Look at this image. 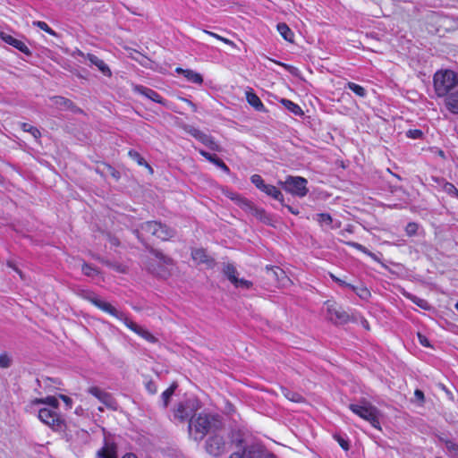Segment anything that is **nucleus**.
<instances>
[{
	"instance_id": "4",
	"label": "nucleus",
	"mask_w": 458,
	"mask_h": 458,
	"mask_svg": "<svg viewBox=\"0 0 458 458\" xmlns=\"http://www.w3.org/2000/svg\"><path fill=\"white\" fill-rule=\"evenodd\" d=\"M211 427V419L207 414L199 413L189 422V431L195 440H201Z\"/></svg>"
},
{
	"instance_id": "37",
	"label": "nucleus",
	"mask_w": 458,
	"mask_h": 458,
	"mask_svg": "<svg viewBox=\"0 0 458 458\" xmlns=\"http://www.w3.org/2000/svg\"><path fill=\"white\" fill-rule=\"evenodd\" d=\"M347 87L349 89H351L352 92H354L359 97H365L366 96V90L363 87L353 83V82H348Z\"/></svg>"
},
{
	"instance_id": "19",
	"label": "nucleus",
	"mask_w": 458,
	"mask_h": 458,
	"mask_svg": "<svg viewBox=\"0 0 458 458\" xmlns=\"http://www.w3.org/2000/svg\"><path fill=\"white\" fill-rule=\"evenodd\" d=\"M175 71H176V72L182 74L186 78V80L190 82L199 84V85L202 84V82H203L202 76L199 73H198L192 70H189V69L184 70L182 68H176Z\"/></svg>"
},
{
	"instance_id": "32",
	"label": "nucleus",
	"mask_w": 458,
	"mask_h": 458,
	"mask_svg": "<svg viewBox=\"0 0 458 458\" xmlns=\"http://www.w3.org/2000/svg\"><path fill=\"white\" fill-rule=\"evenodd\" d=\"M174 415L176 419L182 421L185 420L190 416V413L188 412L185 405L183 403H180L174 410Z\"/></svg>"
},
{
	"instance_id": "8",
	"label": "nucleus",
	"mask_w": 458,
	"mask_h": 458,
	"mask_svg": "<svg viewBox=\"0 0 458 458\" xmlns=\"http://www.w3.org/2000/svg\"><path fill=\"white\" fill-rule=\"evenodd\" d=\"M206 450L213 456H219L225 452L226 443L219 435L211 436L207 440Z\"/></svg>"
},
{
	"instance_id": "52",
	"label": "nucleus",
	"mask_w": 458,
	"mask_h": 458,
	"mask_svg": "<svg viewBox=\"0 0 458 458\" xmlns=\"http://www.w3.org/2000/svg\"><path fill=\"white\" fill-rule=\"evenodd\" d=\"M418 339L423 346L428 347L430 345L428 338L420 333H418Z\"/></svg>"
},
{
	"instance_id": "56",
	"label": "nucleus",
	"mask_w": 458,
	"mask_h": 458,
	"mask_svg": "<svg viewBox=\"0 0 458 458\" xmlns=\"http://www.w3.org/2000/svg\"><path fill=\"white\" fill-rule=\"evenodd\" d=\"M416 398L420 401H423L424 400V394L422 391L417 389L415 390V393H414Z\"/></svg>"
},
{
	"instance_id": "53",
	"label": "nucleus",
	"mask_w": 458,
	"mask_h": 458,
	"mask_svg": "<svg viewBox=\"0 0 458 458\" xmlns=\"http://www.w3.org/2000/svg\"><path fill=\"white\" fill-rule=\"evenodd\" d=\"M59 398L64 401V403L67 405L68 408H72V401L69 396L60 394Z\"/></svg>"
},
{
	"instance_id": "14",
	"label": "nucleus",
	"mask_w": 458,
	"mask_h": 458,
	"mask_svg": "<svg viewBox=\"0 0 458 458\" xmlns=\"http://www.w3.org/2000/svg\"><path fill=\"white\" fill-rule=\"evenodd\" d=\"M0 38L3 41H4L6 44L13 46V47H15L16 49L20 50L22 53H24L26 55L30 54L28 47L21 40L15 38L13 36H11L5 32H0Z\"/></svg>"
},
{
	"instance_id": "63",
	"label": "nucleus",
	"mask_w": 458,
	"mask_h": 458,
	"mask_svg": "<svg viewBox=\"0 0 458 458\" xmlns=\"http://www.w3.org/2000/svg\"><path fill=\"white\" fill-rule=\"evenodd\" d=\"M98 410L100 412H102V411H104L103 407H101V406H100V407H98Z\"/></svg>"
},
{
	"instance_id": "23",
	"label": "nucleus",
	"mask_w": 458,
	"mask_h": 458,
	"mask_svg": "<svg viewBox=\"0 0 458 458\" xmlns=\"http://www.w3.org/2000/svg\"><path fill=\"white\" fill-rule=\"evenodd\" d=\"M277 31L283 37L284 39L290 43L294 41V34L286 23L281 22L276 26Z\"/></svg>"
},
{
	"instance_id": "17",
	"label": "nucleus",
	"mask_w": 458,
	"mask_h": 458,
	"mask_svg": "<svg viewBox=\"0 0 458 458\" xmlns=\"http://www.w3.org/2000/svg\"><path fill=\"white\" fill-rule=\"evenodd\" d=\"M222 192L230 199L233 200L239 207L242 208H250V201L247 199L242 197L241 195L228 190V189H222Z\"/></svg>"
},
{
	"instance_id": "61",
	"label": "nucleus",
	"mask_w": 458,
	"mask_h": 458,
	"mask_svg": "<svg viewBox=\"0 0 458 458\" xmlns=\"http://www.w3.org/2000/svg\"><path fill=\"white\" fill-rule=\"evenodd\" d=\"M223 38H224V37H222V36H220V35H218V34H217V36H216V39H218V40H220V41H222Z\"/></svg>"
},
{
	"instance_id": "46",
	"label": "nucleus",
	"mask_w": 458,
	"mask_h": 458,
	"mask_svg": "<svg viewBox=\"0 0 458 458\" xmlns=\"http://www.w3.org/2000/svg\"><path fill=\"white\" fill-rule=\"evenodd\" d=\"M445 446L449 452H451L454 455H458V445L449 441L445 440Z\"/></svg>"
},
{
	"instance_id": "26",
	"label": "nucleus",
	"mask_w": 458,
	"mask_h": 458,
	"mask_svg": "<svg viewBox=\"0 0 458 458\" xmlns=\"http://www.w3.org/2000/svg\"><path fill=\"white\" fill-rule=\"evenodd\" d=\"M267 195L274 198L275 199L284 203V196L282 192L274 185L266 184L262 190Z\"/></svg>"
},
{
	"instance_id": "31",
	"label": "nucleus",
	"mask_w": 458,
	"mask_h": 458,
	"mask_svg": "<svg viewBox=\"0 0 458 458\" xmlns=\"http://www.w3.org/2000/svg\"><path fill=\"white\" fill-rule=\"evenodd\" d=\"M177 386H178L177 383L174 382L165 391L163 392L161 397H162L163 404L165 407H166L168 405L170 398L174 394Z\"/></svg>"
},
{
	"instance_id": "41",
	"label": "nucleus",
	"mask_w": 458,
	"mask_h": 458,
	"mask_svg": "<svg viewBox=\"0 0 458 458\" xmlns=\"http://www.w3.org/2000/svg\"><path fill=\"white\" fill-rule=\"evenodd\" d=\"M153 254L155 255L157 260L159 263H163L165 265H171L172 264L171 259L166 257V256H165L161 252L155 250V251H153Z\"/></svg>"
},
{
	"instance_id": "21",
	"label": "nucleus",
	"mask_w": 458,
	"mask_h": 458,
	"mask_svg": "<svg viewBox=\"0 0 458 458\" xmlns=\"http://www.w3.org/2000/svg\"><path fill=\"white\" fill-rule=\"evenodd\" d=\"M445 105L454 114H458V90L452 91L446 95Z\"/></svg>"
},
{
	"instance_id": "7",
	"label": "nucleus",
	"mask_w": 458,
	"mask_h": 458,
	"mask_svg": "<svg viewBox=\"0 0 458 458\" xmlns=\"http://www.w3.org/2000/svg\"><path fill=\"white\" fill-rule=\"evenodd\" d=\"M87 392L96 397L100 403H102L107 409L116 411L118 404L115 399L105 390L98 386H90Z\"/></svg>"
},
{
	"instance_id": "24",
	"label": "nucleus",
	"mask_w": 458,
	"mask_h": 458,
	"mask_svg": "<svg viewBox=\"0 0 458 458\" xmlns=\"http://www.w3.org/2000/svg\"><path fill=\"white\" fill-rule=\"evenodd\" d=\"M32 405L47 404L50 406V409L56 410L59 406L58 399L55 396H47L46 398H36L31 401Z\"/></svg>"
},
{
	"instance_id": "34",
	"label": "nucleus",
	"mask_w": 458,
	"mask_h": 458,
	"mask_svg": "<svg viewBox=\"0 0 458 458\" xmlns=\"http://www.w3.org/2000/svg\"><path fill=\"white\" fill-rule=\"evenodd\" d=\"M282 394L286 399H288L292 402L300 403V402H302V400H303V398L301 394L292 392L286 388H282Z\"/></svg>"
},
{
	"instance_id": "51",
	"label": "nucleus",
	"mask_w": 458,
	"mask_h": 458,
	"mask_svg": "<svg viewBox=\"0 0 458 458\" xmlns=\"http://www.w3.org/2000/svg\"><path fill=\"white\" fill-rule=\"evenodd\" d=\"M199 153L204 157L206 159H208L209 162H213V160L215 159V157H216V155H212L203 149H199Z\"/></svg>"
},
{
	"instance_id": "60",
	"label": "nucleus",
	"mask_w": 458,
	"mask_h": 458,
	"mask_svg": "<svg viewBox=\"0 0 458 458\" xmlns=\"http://www.w3.org/2000/svg\"><path fill=\"white\" fill-rule=\"evenodd\" d=\"M204 32H205L206 34H208V35H209V36H211V37L215 38H216V36H217V34H216V33H214V32H212V31L204 30Z\"/></svg>"
},
{
	"instance_id": "50",
	"label": "nucleus",
	"mask_w": 458,
	"mask_h": 458,
	"mask_svg": "<svg viewBox=\"0 0 458 458\" xmlns=\"http://www.w3.org/2000/svg\"><path fill=\"white\" fill-rule=\"evenodd\" d=\"M335 439L337 440V442L339 443V445H341V447L344 450L349 449V443L347 440L344 439L343 437H341L339 436L335 437Z\"/></svg>"
},
{
	"instance_id": "38",
	"label": "nucleus",
	"mask_w": 458,
	"mask_h": 458,
	"mask_svg": "<svg viewBox=\"0 0 458 458\" xmlns=\"http://www.w3.org/2000/svg\"><path fill=\"white\" fill-rule=\"evenodd\" d=\"M12 357L7 352L0 354V368L7 369L12 365Z\"/></svg>"
},
{
	"instance_id": "29",
	"label": "nucleus",
	"mask_w": 458,
	"mask_h": 458,
	"mask_svg": "<svg viewBox=\"0 0 458 458\" xmlns=\"http://www.w3.org/2000/svg\"><path fill=\"white\" fill-rule=\"evenodd\" d=\"M280 102L286 109H288L293 114H296V115L303 114V111L301 110V108L297 104L293 103V101L285 99V98H282L280 100Z\"/></svg>"
},
{
	"instance_id": "43",
	"label": "nucleus",
	"mask_w": 458,
	"mask_h": 458,
	"mask_svg": "<svg viewBox=\"0 0 458 458\" xmlns=\"http://www.w3.org/2000/svg\"><path fill=\"white\" fill-rule=\"evenodd\" d=\"M419 225L416 223L411 222L405 227V233L408 236H413L417 233Z\"/></svg>"
},
{
	"instance_id": "39",
	"label": "nucleus",
	"mask_w": 458,
	"mask_h": 458,
	"mask_svg": "<svg viewBox=\"0 0 458 458\" xmlns=\"http://www.w3.org/2000/svg\"><path fill=\"white\" fill-rule=\"evenodd\" d=\"M347 245L349 246H352L360 251H362L363 253L372 257V258H375V255L373 253H371L367 248H365L363 245L358 243V242H345Z\"/></svg>"
},
{
	"instance_id": "30",
	"label": "nucleus",
	"mask_w": 458,
	"mask_h": 458,
	"mask_svg": "<svg viewBox=\"0 0 458 458\" xmlns=\"http://www.w3.org/2000/svg\"><path fill=\"white\" fill-rule=\"evenodd\" d=\"M243 209L250 212L254 216H256L258 219H259L263 222H267V220H268V217H267L265 210L262 208H258L254 207L251 202H250V208H245Z\"/></svg>"
},
{
	"instance_id": "47",
	"label": "nucleus",
	"mask_w": 458,
	"mask_h": 458,
	"mask_svg": "<svg viewBox=\"0 0 458 458\" xmlns=\"http://www.w3.org/2000/svg\"><path fill=\"white\" fill-rule=\"evenodd\" d=\"M409 298L415 303L417 304L418 306L427 310L428 308V302L425 301V300H422L420 298H418L416 296H413V295H409Z\"/></svg>"
},
{
	"instance_id": "40",
	"label": "nucleus",
	"mask_w": 458,
	"mask_h": 458,
	"mask_svg": "<svg viewBox=\"0 0 458 458\" xmlns=\"http://www.w3.org/2000/svg\"><path fill=\"white\" fill-rule=\"evenodd\" d=\"M250 181L260 191H262L263 188L266 186V183L264 182V180L259 174H253L250 177Z\"/></svg>"
},
{
	"instance_id": "18",
	"label": "nucleus",
	"mask_w": 458,
	"mask_h": 458,
	"mask_svg": "<svg viewBox=\"0 0 458 458\" xmlns=\"http://www.w3.org/2000/svg\"><path fill=\"white\" fill-rule=\"evenodd\" d=\"M432 180L437 183L438 188L442 189L450 196L456 197L458 199V190L454 184L437 177H433Z\"/></svg>"
},
{
	"instance_id": "48",
	"label": "nucleus",
	"mask_w": 458,
	"mask_h": 458,
	"mask_svg": "<svg viewBox=\"0 0 458 458\" xmlns=\"http://www.w3.org/2000/svg\"><path fill=\"white\" fill-rule=\"evenodd\" d=\"M81 269H82L83 274L88 276H92L97 273V270L93 267H91L90 265H89L87 263H84L82 265Z\"/></svg>"
},
{
	"instance_id": "45",
	"label": "nucleus",
	"mask_w": 458,
	"mask_h": 458,
	"mask_svg": "<svg viewBox=\"0 0 458 458\" xmlns=\"http://www.w3.org/2000/svg\"><path fill=\"white\" fill-rule=\"evenodd\" d=\"M406 136L411 139H421L423 136V132L419 129H411L406 132Z\"/></svg>"
},
{
	"instance_id": "44",
	"label": "nucleus",
	"mask_w": 458,
	"mask_h": 458,
	"mask_svg": "<svg viewBox=\"0 0 458 458\" xmlns=\"http://www.w3.org/2000/svg\"><path fill=\"white\" fill-rule=\"evenodd\" d=\"M214 165H216L217 167H219L220 169H222L225 173L226 174H229L230 173V169L229 167L226 165V164L221 160L217 156L215 157V159L213 160L212 162Z\"/></svg>"
},
{
	"instance_id": "10",
	"label": "nucleus",
	"mask_w": 458,
	"mask_h": 458,
	"mask_svg": "<svg viewBox=\"0 0 458 458\" xmlns=\"http://www.w3.org/2000/svg\"><path fill=\"white\" fill-rule=\"evenodd\" d=\"M224 274L235 287L250 289L252 286V283L250 281L239 279L237 277L238 273L233 264L228 263L224 266Z\"/></svg>"
},
{
	"instance_id": "27",
	"label": "nucleus",
	"mask_w": 458,
	"mask_h": 458,
	"mask_svg": "<svg viewBox=\"0 0 458 458\" xmlns=\"http://www.w3.org/2000/svg\"><path fill=\"white\" fill-rule=\"evenodd\" d=\"M201 143L206 145L208 148H209L211 150L214 151H220L221 148L220 146L214 140V139L204 132L202 135L199 138V140Z\"/></svg>"
},
{
	"instance_id": "55",
	"label": "nucleus",
	"mask_w": 458,
	"mask_h": 458,
	"mask_svg": "<svg viewBox=\"0 0 458 458\" xmlns=\"http://www.w3.org/2000/svg\"><path fill=\"white\" fill-rule=\"evenodd\" d=\"M244 454V452L242 451H237L233 453L229 458H242Z\"/></svg>"
},
{
	"instance_id": "33",
	"label": "nucleus",
	"mask_w": 458,
	"mask_h": 458,
	"mask_svg": "<svg viewBox=\"0 0 458 458\" xmlns=\"http://www.w3.org/2000/svg\"><path fill=\"white\" fill-rule=\"evenodd\" d=\"M346 287L352 290L361 299H367L370 296L369 291L364 286L357 287L352 284H346Z\"/></svg>"
},
{
	"instance_id": "35",
	"label": "nucleus",
	"mask_w": 458,
	"mask_h": 458,
	"mask_svg": "<svg viewBox=\"0 0 458 458\" xmlns=\"http://www.w3.org/2000/svg\"><path fill=\"white\" fill-rule=\"evenodd\" d=\"M21 128L27 132H30L36 140L39 139L41 136V133L39 130L30 123H21Z\"/></svg>"
},
{
	"instance_id": "59",
	"label": "nucleus",
	"mask_w": 458,
	"mask_h": 458,
	"mask_svg": "<svg viewBox=\"0 0 458 458\" xmlns=\"http://www.w3.org/2000/svg\"><path fill=\"white\" fill-rule=\"evenodd\" d=\"M285 207L287 208V209H288L291 213H293V214H294V215H298V214H299V211H298V210H294L291 206H285Z\"/></svg>"
},
{
	"instance_id": "16",
	"label": "nucleus",
	"mask_w": 458,
	"mask_h": 458,
	"mask_svg": "<svg viewBox=\"0 0 458 458\" xmlns=\"http://www.w3.org/2000/svg\"><path fill=\"white\" fill-rule=\"evenodd\" d=\"M267 271L270 277H272L275 281L281 284L282 285H285L286 282L289 281V278L286 276L284 271L278 267H267Z\"/></svg>"
},
{
	"instance_id": "42",
	"label": "nucleus",
	"mask_w": 458,
	"mask_h": 458,
	"mask_svg": "<svg viewBox=\"0 0 458 458\" xmlns=\"http://www.w3.org/2000/svg\"><path fill=\"white\" fill-rule=\"evenodd\" d=\"M33 25L38 27L39 29H41L42 30L47 32L48 34H50L52 36L55 35V32L45 21H34Z\"/></svg>"
},
{
	"instance_id": "20",
	"label": "nucleus",
	"mask_w": 458,
	"mask_h": 458,
	"mask_svg": "<svg viewBox=\"0 0 458 458\" xmlns=\"http://www.w3.org/2000/svg\"><path fill=\"white\" fill-rule=\"evenodd\" d=\"M247 102L257 111H265V106L260 98L253 92L252 89L246 91Z\"/></svg>"
},
{
	"instance_id": "57",
	"label": "nucleus",
	"mask_w": 458,
	"mask_h": 458,
	"mask_svg": "<svg viewBox=\"0 0 458 458\" xmlns=\"http://www.w3.org/2000/svg\"><path fill=\"white\" fill-rule=\"evenodd\" d=\"M331 277L333 278L334 281L338 283L340 285L346 286V284H348L346 282L341 280L340 278L335 276L334 275H331Z\"/></svg>"
},
{
	"instance_id": "5",
	"label": "nucleus",
	"mask_w": 458,
	"mask_h": 458,
	"mask_svg": "<svg viewBox=\"0 0 458 458\" xmlns=\"http://www.w3.org/2000/svg\"><path fill=\"white\" fill-rule=\"evenodd\" d=\"M279 183L283 186L284 191L301 198L306 196L309 191L307 180L301 176L289 175L284 182H280Z\"/></svg>"
},
{
	"instance_id": "9",
	"label": "nucleus",
	"mask_w": 458,
	"mask_h": 458,
	"mask_svg": "<svg viewBox=\"0 0 458 458\" xmlns=\"http://www.w3.org/2000/svg\"><path fill=\"white\" fill-rule=\"evenodd\" d=\"M88 299L92 304H94L95 306H97L98 308L102 310L103 311L107 312L110 315L115 317L116 318L122 320L124 324H125V319H129L123 312L116 310L109 302L101 301L100 299L97 298L96 296H91V297H89Z\"/></svg>"
},
{
	"instance_id": "62",
	"label": "nucleus",
	"mask_w": 458,
	"mask_h": 458,
	"mask_svg": "<svg viewBox=\"0 0 458 458\" xmlns=\"http://www.w3.org/2000/svg\"><path fill=\"white\" fill-rule=\"evenodd\" d=\"M81 411V408H80V409H76V411H75V412H76L77 414H80Z\"/></svg>"
},
{
	"instance_id": "11",
	"label": "nucleus",
	"mask_w": 458,
	"mask_h": 458,
	"mask_svg": "<svg viewBox=\"0 0 458 458\" xmlns=\"http://www.w3.org/2000/svg\"><path fill=\"white\" fill-rule=\"evenodd\" d=\"M133 90H134V92H136L140 95H142L145 98H147L156 103H158L165 106H167L166 101H165L164 98L157 92H156L155 90H153L151 89L137 85V86H134Z\"/></svg>"
},
{
	"instance_id": "12",
	"label": "nucleus",
	"mask_w": 458,
	"mask_h": 458,
	"mask_svg": "<svg viewBox=\"0 0 458 458\" xmlns=\"http://www.w3.org/2000/svg\"><path fill=\"white\" fill-rule=\"evenodd\" d=\"M191 258L197 264L205 265L207 267H213L215 265V259L204 249L192 250Z\"/></svg>"
},
{
	"instance_id": "28",
	"label": "nucleus",
	"mask_w": 458,
	"mask_h": 458,
	"mask_svg": "<svg viewBox=\"0 0 458 458\" xmlns=\"http://www.w3.org/2000/svg\"><path fill=\"white\" fill-rule=\"evenodd\" d=\"M328 313L330 314V319L332 320L335 318L339 321H345L348 318V315L344 311L340 310L334 305L328 307Z\"/></svg>"
},
{
	"instance_id": "58",
	"label": "nucleus",
	"mask_w": 458,
	"mask_h": 458,
	"mask_svg": "<svg viewBox=\"0 0 458 458\" xmlns=\"http://www.w3.org/2000/svg\"><path fill=\"white\" fill-rule=\"evenodd\" d=\"M222 42H224L229 46L235 47V44L228 38H223Z\"/></svg>"
},
{
	"instance_id": "22",
	"label": "nucleus",
	"mask_w": 458,
	"mask_h": 458,
	"mask_svg": "<svg viewBox=\"0 0 458 458\" xmlns=\"http://www.w3.org/2000/svg\"><path fill=\"white\" fill-rule=\"evenodd\" d=\"M317 221L320 225H328L330 228H339L341 226V222L333 223V218L329 214L321 213L317 215Z\"/></svg>"
},
{
	"instance_id": "6",
	"label": "nucleus",
	"mask_w": 458,
	"mask_h": 458,
	"mask_svg": "<svg viewBox=\"0 0 458 458\" xmlns=\"http://www.w3.org/2000/svg\"><path fill=\"white\" fill-rule=\"evenodd\" d=\"M38 419L44 424L47 425L54 430H62L64 428V420L56 412V410L49 408H40L38 410Z\"/></svg>"
},
{
	"instance_id": "54",
	"label": "nucleus",
	"mask_w": 458,
	"mask_h": 458,
	"mask_svg": "<svg viewBox=\"0 0 458 458\" xmlns=\"http://www.w3.org/2000/svg\"><path fill=\"white\" fill-rule=\"evenodd\" d=\"M182 100L184 101L185 103H187V105L191 106V108L192 109L193 112L197 111L196 105L194 103H192L191 100H189L187 98H182Z\"/></svg>"
},
{
	"instance_id": "1",
	"label": "nucleus",
	"mask_w": 458,
	"mask_h": 458,
	"mask_svg": "<svg viewBox=\"0 0 458 458\" xmlns=\"http://www.w3.org/2000/svg\"><path fill=\"white\" fill-rule=\"evenodd\" d=\"M349 409L357 416L368 421L375 428L381 430L380 411L365 399L360 400L357 403H351Z\"/></svg>"
},
{
	"instance_id": "36",
	"label": "nucleus",
	"mask_w": 458,
	"mask_h": 458,
	"mask_svg": "<svg viewBox=\"0 0 458 458\" xmlns=\"http://www.w3.org/2000/svg\"><path fill=\"white\" fill-rule=\"evenodd\" d=\"M128 154L140 165H145V166H147L149 169V171L151 173L153 172L151 166L145 161V159L137 151L130 150Z\"/></svg>"
},
{
	"instance_id": "15",
	"label": "nucleus",
	"mask_w": 458,
	"mask_h": 458,
	"mask_svg": "<svg viewBox=\"0 0 458 458\" xmlns=\"http://www.w3.org/2000/svg\"><path fill=\"white\" fill-rule=\"evenodd\" d=\"M80 55L83 57H86L90 64L95 65L105 76L110 77L112 75L111 70L106 64V63L99 59L98 56L88 54L85 55L83 53L80 52Z\"/></svg>"
},
{
	"instance_id": "64",
	"label": "nucleus",
	"mask_w": 458,
	"mask_h": 458,
	"mask_svg": "<svg viewBox=\"0 0 458 458\" xmlns=\"http://www.w3.org/2000/svg\"><path fill=\"white\" fill-rule=\"evenodd\" d=\"M455 309L458 310V301L455 304Z\"/></svg>"
},
{
	"instance_id": "13",
	"label": "nucleus",
	"mask_w": 458,
	"mask_h": 458,
	"mask_svg": "<svg viewBox=\"0 0 458 458\" xmlns=\"http://www.w3.org/2000/svg\"><path fill=\"white\" fill-rule=\"evenodd\" d=\"M125 326L148 342L156 343L157 341V338L148 330L139 326L131 319H125Z\"/></svg>"
},
{
	"instance_id": "3",
	"label": "nucleus",
	"mask_w": 458,
	"mask_h": 458,
	"mask_svg": "<svg viewBox=\"0 0 458 458\" xmlns=\"http://www.w3.org/2000/svg\"><path fill=\"white\" fill-rule=\"evenodd\" d=\"M136 233L139 239L145 234H150L162 241L169 240L174 235L173 229L157 221H148L142 224L140 228L136 230Z\"/></svg>"
},
{
	"instance_id": "49",
	"label": "nucleus",
	"mask_w": 458,
	"mask_h": 458,
	"mask_svg": "<svg viewBox=\"0 0 458 458\" xmlns=\"http://www.w3.org/2000/svg\"><path fill=\"white\" fill-rule=\"evenodd\" d=\"M187 132L193 136L195 139L199 140V138L202 135V131L193 127H190L187 129Z\"/></svg>"
},
{
	"instance_id": "25",
	"label": "nucleus",
	"mask_w": 458,
	"mask_h": 458,
	"mask_svg": "<svg viewBox=\"0 0 458 458\" xmlns=\"http://www.w3.org/2000/svg\"><path fill=\"white\" fill-rule=\"evenodd\" d=\"M55 106L61 109H73L75 106L72 102L64 97L55 96L51 98Z\"/></svg>"
},
{
	"instance_id": "2",
	"label": "nucleus",
	"mask_w": 458,
	"mask_h": 458,
	"mask_svg": "<svg viewBox=\"0 0 458 458\" xmlns=\"http://www.w3.org/2000/svg\"><path fill=\"white\" fill-rule=\"evenodd\" d=\"M458 85V77L450 70L438 71L434 75V88L438 97H445Z\"/></svg>"
}]
</instances>
